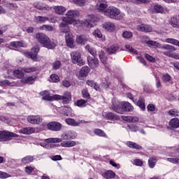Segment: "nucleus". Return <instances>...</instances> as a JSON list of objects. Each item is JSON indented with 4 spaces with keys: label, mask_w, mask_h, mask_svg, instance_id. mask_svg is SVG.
Segmentation results:
<instances>
[{
    "label": "nucleus",
    "mask_w": 179,
    "mask_h": 179,
    "mask_svg": "<svg viewBox=\"0 0 179 179\" xmlns=\"http://www.w3.org/2000/svg\"><path fill=\"white\" fill-rule=\"evenodd\" d=\"M112 108L119 114H124L125 111H134V106L129 102H120L118 101H112Z\"/></svg>",
    "instance_id": "nucleus-1"
},
{
    "label": "nucleus",
    "mask_w": 179,
    "mask_h": 179,
    "mask_svg": "<svg viewBox=\"0 0 179 179\" xmlns=\"http://www.w3.org/2000/svg\"><path fill=\"white\" fill-rule=\"evenodd\" d=\"M36 38L37 41L43 45V47H45V48H48V50H52L55 47H57V44L51 41V39L48 36L45 35V34L43 33H37L36 34Z\"/></svg>",
    "instance_id": "nucleus-2"
},
{
    "label": "nucleus",
    "mask_w": 179,
    "mask_h": 179,
    "mask_svg": "<svg viewBox=\"0 0 179 179\" xmlns=\"http://www.w3.org/2000/svg\"><path fill=\"white\" fill-rule=\"evenodd\" d=\"M78 134L73 131H69L66 133H64L62 135V138H51L45 140L46 143H59L62 141H69V139H76Z\"/></svg>",
    "instance_id": "nucleus-3"
},
{
    "label": "nucleus",
    "mask_w": 179,
    "mask_h": 179,
    "mask_svg": "<svg viewBox=\"0 0 179 179\" xmlns=\"http://www.w3.org/2000/svg\"><path fill=\"white\" fill-rule=\"evenodd\" d=\"M69 22H64L60 24V30L62 33H66L65 38L68 47L73 48V35L69 32Z\"/></svg>",
    "instance_id": "nucleus-4"
},
{
    "label": "nucleus",
    "mask_w": 179,
    "mask_h": 179,
    "mask_svg": "<svg viewBox=\"0 0 179 179\" xmlns=\"http://www.w3.org/2000/svg\"><path fill=\"white\" fill-rule=\"evenodd\" d=\"M105 15L110 19H115V20H122L125 17V14L121 13L120 9L113 6H109L106 10Z\"/></svg>",
    "instance_id": "nucleus-5"
},
{
    "label": "nucleus",
    "mask_w": 179,
    "mask_h": 179,
    "mask_svg": "<svg viewBox=\"0 0 179 179\" xmlns=\"http://www.w3.org/2000/svg\"><path fill=\"white\" fill-rule=\"evenodd\" d=\"M160 48L162 50H164V51L162 52L163 55H165V57H169V58H174V59H179V55L174 52L177 50L176 47L165 44L162 46H160Z\"/></svg>",
    "instance_id": "nucleus-6"
},
{
    "label": "nucleus",
    "mask_w": 179,
    "mask_h": 179,
    "mask_svg": "<svg viewBox=\"0 0 179 179\" xmlns=\"http://www.w3.org/2000/svg\"><path fill=\"white\" fill-rule=\"evenodd\" d=\"M80 15V13L78 10H69L67 12L66 17H63V22H66V23H69V24H76V21L73 19V17H78Z\"/></svg>",
    "instance_id": "nucleus-7"
},
{
    "label": "nucleus",
    "mask_w": 179,
    "mask_h": 179,
    "mask_svg": "<svg viewBox=\"0 0 179 179\" xmlns=\"http://www.w3.org/2000/svg\"><path fill=\"white\" fill-rule=\"evenodd\" d=\"M71 58L73 64H77L79 66H83L85 65V62L82 59V54L80 52H72L71 53Z\"/></svg>",
    "instance_id": "nucleus-8"
},
{
    "label": "nucleus",
    "mask_w": 179,
    "mask_h": 179,
    "mask_svg": "<svg viewBox=\"0 0 179 179\" xmlns=\"http://www.w3.org/2000/svg\"><path fill=\"white\" fill-rule=\"evenodd\" d=\"M57 100H61L63 104H69L72 101V94L70 92L66 91L63 96L57 94L55 96Z\"/></svg>",
    "instance_id": "nucleus-9"
},
{
    "label": "nucleus",
    "mask_w": 179,
    "mask_h": 179,
    "mask_svg": "<svg viewBox=\"0 0 179 179\" xmlns=\"http://www.w3.org/2000/svg\"><path fill=\"white\" fill-rule=\"evenodd\" d=\"M40 51V46L36 45L31 48V52H25L24 54L25 57H27L28 58H31L33 59V61H40L38 58L37 57V55L38 54V52Z\"/></svg>",
    "instance_id": "nucleus-10"
},
{
    "label": "nucleus",
    "mask_w": 179,
    "mask_h": 179,
    "mask_svg": "<svg viewBox=\"0 0 179 179\" xmlns=\"http://www.w3.org/2000/svg\"><path fill=\"white\" fill-rule=\"evenodd\" d=\"M12 138H17V134L6 131H0V142L10 141Z\"/></svg>",
    "instance_id": "nucleus-11"
},
{
    "label": "nucleus",
    "mask_w": 179,
    "mask_h": 179,
    "mask_svg": "<svg viewBox=\"0 0 179 179\" xmlns=\"http://www.w3.org/2000/svg\"><path fill=\"white\" fill-rule=\"evenodd\" d=\"M27 121L32 125H39L43 122V117L40 115H29L27 117Z\"/></svg>",
    "instance_id": "nucleus-12"
},
{
    "label": "nucleus",
    "mask_w": 179,
    "mask_h": 179,
    "mask_svg": "<svg viewBox=\"0 0 179 179\" xmlns=\"http://www.w3.org/2000/svg\"><path fill=\"white\" fill-rule=\"evenodd\" d=\"M94 23H96V17L92 15H87V19L84 20L83 24L85 26V27L92 29V27H94Z\"/></svg>",
    "instance_id": "nucleus-13"
},
{
    "label": "nucleus",
    "mask_w": 179,
    "mask_h": 179,
    "mask_svg": "<svg viewBox=\"0 0 179 179\" xmlns=\"http://www.w3.org/2000/svg\"><path fill=\"white\" fill-rule=\"evenodd\" d=\"M48 129L50 131H61L62 124L58 122H50L47 124Z\"/></svg>",
    "instance_id": "nucleus-14"
},
{
    "label": "nucleus",
    "mask_w": 179,
    "mask_h": 179,
    "mask_svg": "<svg viewBox=\"0 0 179 179\" xmlns=\"http://www.w3.org/2000/svg\"><path fill=\"white\" fill-rule=\"evenodd\" d=\"M87 62L90 67L92 68V69H95V68H97L99 66V59L96 58L95 57H87Z\"/></svg>",
    "instance_id": "nucleus-15"
},
{
    "label": "nucleus",
    "mask_w": 179,
    "mask_h": 179,
    "mask_svg": "<svg viewBox=\"0 0 179 179\" xmlns=\"http://www.w3.org/2000/svg\"><path fill=\"white\" fill-rule=\"evenodd\" d=\"M102 27L103 29L106 30V31H109V33H113V31H115V29H117L115 24L111 22H106L103 23Z\"/></svg>",
    "instance_id": "nucleus-16"
},
{
    "label": "nucleus",
    "mask_w": 179,
    "mask_h": 179,
    "mask_svg": "<svg viewBox=\"0 0 179 179\" xmlns=\"http://www.w3.org/2000/svg\"><path fill=\"white\" fill-rule=\"evenodd\" d=\"M108 6L107 1L104 0H99L96 3V9L99 10V12H103V13L107 10Z\"/></svg>",
    "instance_id": "nucleus-17"
},
{
    "label": "nucleus",
    "mask_w": 179,
    "mask_h": 179,
    "mask_svg": "<svg viewBox=\"0 0 179 179\" xmlns=\"http://www.w3.org/2000/svg\"><path fill=\"white\" fill-rule=\"evenodd\" d=\"M41 93H42V96H43L42 97L43 100H46L47 101H54V100H57V98H55V96H57V94L50 96V92L48 91H43Z\"/></svg>",
    "instance_id": "nucleus-18"
},
{
    "label": "nucleus",
    "mask_w": 179,
    "mask_h": 179,
    "mask_svg": "<svg viewBox=\"0 0 179 179\" xmlns=\"http://www.w3.org/2000/svg\"><path fill=\"white\" fill-rule=\"evenodd\" d=\"M36 79H37V78L35 76H32L22 78L21 82L25 85H33V83L36 82Z\"/></svg>",
    "instance_id": "nucleus-19"
},
{
    "label": "nucleus",
    "mask_w": 179,
    "mask_h": 179,
    "mask_svg": "<svg viewBox=\"0 0 179 179\" xmlns=\"http://www.w3.org/2000/svg\"><path fill=\"white\" fill-rule=\"evenodd\" d=\"M99 59L105 65V68L108 70L110 71V67L108 66V64H107V57H106V53L103 51H101L99 52Z\"/></svg>",
    "instance_id": "nucleus-20"
},
{
    "label": "nucleus",
    "mask_w": 179,
    "mask_h": 179,
    "mask_svg": "<svg viewBox=\"0 0 179 179\" xmlns=\"http://www.w3.org/2000/svg\"><path fill=\"white\" fill-rule=\"evenodd\" d=\"M20 134H23L24 135H31V134H34L36 132V129L33 127H26L22 128L19 130Z\"/></svg>",
    "instance_id": "nucleus-21"
},
{
    "label": "nucleus",
    "mask_w": 179,
    "mask_h": 179,
    "mask_svg": "<svg viewBox=\"0 0 179 179\" xmlns=\"http://www.w3.org/2000/svg\"><path fill=\"white\" fill-rule=\"evenodd\" d=\"M89 72H90V69H89L87 66L83 67L79 72V79H82V78H86V76L89 75Z\"/></svg>",
    "instance_id": "nucleus-22"
},
{
    "label": "nucleus",
    "mask_w": 179,
    "mask_h": 179,
    "mask_svg": "<svg viewBox=\"0 0 179 179\" xmlns=\"http://www.w3.org/2000/svg\"><path fill=\"white\" fill-rule=\"evenodd\" d=\"M60 145L62 148H73V146H76L78 143L75 141H66L62 142Z\"/></svg>",
    "instance_id": "nucleus-23"
},
{
    "label": "nucleus",
    "mask_w": 179,
    "mask_h": 179,
    "mask_svg": "<svg viewBox=\"0 0 179 179\" xmlns=\"http://www.w3.org/2000/svg\"><path fill=\"white\" fill-rule=\"evenodd\" d=\"M137 30H138V31H145V33H150L152 29V27L149 25L141 24V25L137 26Z\"/></svg>",
    "instance_id": "nucleus-24"
},
{
    "label": "nucleus",
    "mask_w": 179,
    "mask_h": 179,
    "mask_svg": "<svg viewBox=\"0 0 179 179\" xmlns=\"http://www.w3.org/2000/svg\"><path fill=\"white\" fill-rule=\"evenodd\" d=\"M101 176L106 179H112L115 178V172L108 170L103 173Z\"/></svg>",
    "instance_id": "nucleus-25"
},
{
    "label": "nucleus",
    "mask_w": 179,
    "mask_h": 179,
    "mask_svg": "<svg viewBox=\"0 0 179 179\" xmlns=\"http://www.w3.org/2000/svg\"><path fill=\"white\" fill-rule=\"evenodd\" d=\"M122 120L123 121H126L127 122H138L139 121V118L138 117L133 116H122Z\"/></svg>",
    "instance_id": "nucleus-26"
},
{
    "label": "nucleus",
    "mask_w": 179,
    "mask_h": 179,
    "mask_svg": "<svg viewBox=\"0 0 179 179\" xmlns=\"http://www.w3.org/2000/svg\"><path fill=\"white\" fill-rule=\"evenodd\" d=\"M126 145L128 148H130L131 149H136V150H142L141 145L137 144L136 143H134L132 141H127L126 143Z\"/></svg>",
    "instance_id": "nucleus-27"
},
{
    "label": "nucleus",
    "mask_w": 179,
    "mask_h": 179,
    "mask_svg": "<svg viewBox=\"0 0 179 179\" xmlns=\"http://www.w3.org/2000/svg\"><path fill=\"white\" fill-rule=\"evenodd\" d=\"M169 125L170 128H175V129L179 128V119L177 117L172 118L169 121Z\"/></svg>",
    "instance_id": "nucleus-28"
},
{
    "label": "nucleus",
    "mask_w": 179,
    "mask_h": 179,
    "mask_svg": "<svg viewBox=\"0 0 179 179\" xmlns=\"http://www.w3.org/2000/svg\"><path fill=\"white\" fill-rule=\"evenodd\" d=\"M104 117L107 120H115L116 121H118V120H120L119 116L116 115L115 114H114L111 112L106 113L105 114Z\"/></svg>",
    "instance_id": "nucleus-29"
},
{
    "label": "nucleus",
    "mask_w": 179,
    "mask_h": 179,
    "mask_svg": "<svg viewBox=\"0 0 179 179\" xmlns=\"http://www.w3.org/2000/svg\"><path fill=\"white\" fill-rule=\"evenodd\" d=\"M86 41H87V36L85 35H81L76 38V43L81 44V45H85Z\"/></svg>",
    "instance_id": "nucleus-30"
},
{
    "label": "nucleus",
    "mask_w": 179,
    "mask_h": 179,
    "mask_svg": "<svg viewBox=\"0 0 179 179\" xmlns=\"http://www.w3.org/2000/svg\"><path fill=\"white\" fill-rule=\"evenodd\" d=\"M65 122L68 124V125H71V127H79L80 125V122H76L75 120V119H72V118H67L65 120Z\"/></svg>",
    "instance_id": "nucleus-31"
},
{
    "label": "nucleus",
    "mask_w": 179,
    "mask_h": 179,
    "mask_svg": "<svg viewBox=\"0 0 179 179\" xmlns=\"http://www.w3.org/2000/svg\"><path fill=\"white\" fill-rule=\"evenodd\" d=\"M34 20L36 22V23H45V22H48L50 20V18L48 17H44V16H35Z\"/></svg>",
    "instance_id": "nucleus-32"
},
{
    "label": "nucleus",
    "mask_w": 179,
    "mask_h": 179,
    "mask_svg": "<svg viewBox=\"0 0 179 179\" xmlns=\"http://www.w3.org/2000/svg\"><path fill=\"white\" fill-rule=\"evenodd\" d=\"M118 50H120V48L118 47V45H112L111 46L107 48V52L108 54H110V55L115 54V52H117Z\"/></svg>",
    "instance_id": "nucleus-33"
},
{
    "label": "nucleus",
    "mask_w": 179,
    "mask_h": 179,
    "mask_svg": "<svg viewBox=\"0 0 179 179\" xmlns=\"http://www.w3.org/2000/svg\"><path fill=\"white\" fill-rule=\"evenodd\" d=\"M33 160H34L33 156L27 155L21 159V162L22 163V164H29V163H31Z\"/></svg>",
    "instance_id": "nucleus-34"
},
{
    "label": "nucleus",
    "mask_w": 179,
    "mask_h": 179,
    "mask_svg": "<svg viewBox=\"0 0 179 179\" xmlns=\"http://www.w3.org/2000/svg\"><path fill=\"white\" fill-rule=\"evenodd\" d=\"M54 10L57 15H63L66 11V9L62 6H55Z\"/></svg>",
    "instance_id": "nucleus-35"
},
{
    "label": "nucleus",
    "mask_w": 179,
    "mask_h": 179,
    "mask_svg": "<svg viewBox=\"0 0 179 179\" xmlns=\"http://www.w3.org/2000/svg\"><path fill=\"white\" fill-rule=\"evenodd\" d=\"M156 163H157V157H151L148 159V166L150 169H153L156 166Z\"/></svg>",
    "instance_id": "nucleus-36"
},
{
    "label": "nucleus",
    "mask_w": 179,
    "mask_h": 179,
    "mask_svg": "<svg viewBox=\"0 0 179 179\" xmlns=\"http://www.w3.org/2000/svg\"><path fill=\"white\" fill-rule=\"evenodd\" d=\"M38 29L41 31L45 30V31H54V27L48 24H43L39 27Z\"/></svg>",
    "instance_id": "nucleus-37"
},
{
    "label": "nucleus",
    "mask_w": 179,
    "mask_h": 179,
    "mask_svg": "<svg viewBox=\"0 0 179 179\" xmlns=\"http://www.w3.org/2000/svg\"><path fill=\"white\" fill-rule=\"evenodd\" d=\"M152 9L156 13H163L164 12V7L159 4L153 6Z\"/></svg>",
    "instance_id": "nucleus-38"
},
{
    "label": "nucleus",
    "mask_w": 179,
    "mask_h": 179,
    "mask_svg": "<svg viewBox=\"0 0 179 179\" xmlns=\"http://www.w3.org/2000/svg\"><path fill=\"white\" fill-rule=\"evenodd\" d=\"M13 73V76L17 79H22L24 76V73L22 71V69L21 70H15Z\"/></svg>",
    "instance_id": "nucleus-39"
},
{
    "label": "nucleus",
    "mask_w": 179,
    "mask_h": 179,
    "mask_svg": "<svg viewBox=\"0 0 179 179\" xmlns=\"http://www.w3.org/2000/svg\"><path fill=\"white\" fill-rule=\"evenodd\" d=\"M87 85H88V86H90L91 87H93L94 89H95V90L100 92L101 89L100 87L97 85V83H94V81L93 80H87Z\"/></svg>",
    "instance_id": "nucleus-40"
},
{
    "label": "nucleus",
    "mask_w": 179,
    "mask_h": 179,
    "mask_svg": "<svg viewBox=\"0 0 179 179\" xmlns=\"http://www.w3.org/2000/svg\"><path fill=\"white\" fill-rule=\"evenodd\" d=\"M165 43L172 44L173 45H177L179 48V41L177 39H174L173 38H168L165 39Z\"/></svg>",
    "instance_id": "nucleus-41"
},
{
    "label": "nucleus",
    "mask_w": 179,
    "mask_h": 179,
    "mask_svg": "<svg viewBox=\"0 0 179 179\" xmlns=\"http://www.w3.org/2000/svg\"><path fill=\"white\" fill-rule=\"evenodd\" d=\"M11 47L14 48H19V47H24V43L23 41H13L10 43Z\"/></svg>",
    "instance_id": "nucleus-42"
},
{
    "label": "nucleus",
    "mask_w": 179,
    "mask_h": 179,
    "mask_svg": "<svg viewBox=\"0 0 179 179\" xmlns=\"http://www.w3.org/2000/svg\"><path fill=\"white\" fill-rule=\"evenodd\" d=\"M81 94L83 99H86V100H90V94L89 93V90H87V88H84L81 91Z\"/></svg>",
    "instance_id": "nucleus-43"
},
{
    "label": "nucleus",
    "mask_w": 179,
    "mask_h": 179,
    "mask_svg": "<svg viewBox=\"0 0 179 179\" xmlns=\"http://www.w3.org/2000/svg\"><path fill=\"white\" fill-rule=\"evenodd\" d=\"M86 103H87V100L85 99H78L76 102H75V106H77V107H86Z\"/></svg>",
    "instance_id": "nucleus-44"
},
{
    "label": "nucleus",
    "mask_w": 179,
    "mask_h": 179,
    "mask_svg": "<svg viewBox=\"0 0 179 179\" xmlns=\"http://www.w3.org/2000/svg\"><path fill=\"white\" fill-rule=\"evenodd\" d=\"M137 106H138V107H140L143 111H145V99L143 97L141 96L139 98V100L137 102Z\"/></svg>",
    "instance_id": "nucleus-45"
},
{
    "label": "nucleus",
    "mask_w": 179,
    "mask_h": 179,
    "mask_svg": "<svg viewBox=\"0 0 179 179\" xmlns=\"http://www.w3.org/2000/svg\"><path fill=\"white\" fill-rule=\"evenodd\" d=\"M22 71L24 73H31V72H36V71H37V68H36V67H23V68H22Z\"/></svg>",
    "instance_id": "nucleus-46"
},
{
    "label": "nucleus",
    "mask_w": 179,
    "mask_h": 179,
    "mask_svg": "<svg viewBox=\"0 0 179 179\" xmlns=\"http://www.w3.org/2000/svg\"><path fill=\"white\" fill-rule=\"evenodd\" d=\"M95 135H97L98 136H101L103 138H107V134L104 132V131L99 129H96L94 131Z\"/></svg>",
    "instance_id": "nucleus-47"
},
{
    "label": "nucleus",
    "mask_w": 179,
    "mask_h": 179,
    "mask_svg": "<svg viewBox=\"0 0 179 179\" xmlns=\"http://www.w3.org/2000/svg\"><path fill=\"white\" fill-rule=\"evenodd\" d=\"M171 24L173 27H179V18L173 17L171 19Z\"/></svg>",
    "instance_id": "nucleus-48"
},
{
    "label": "nucleus",
    "mask_w": 179,
    "mask_h": 179,
    "mask_svg": "<svg viewBox=\"0 0 179 179\" xmlns=\"http://www.w3.org/2000/svg\"><path fill=\"white\" fill-rule=\"evenodd\" d=\"M85 50H88L90 54H91V55L94 57H96L97 55V52H96V50H94V48H91L90 45H87L85 46Z\"/></svg>",
    "instance_id": "nucleus-49"
},
{
    "label": "nucleus",
    "mask_w": 179,
    "mask_h": 179,
    "mask_svg": "<svg viewBox=\"0 0 179 179\" xmlns=\"http://www.w3.org/2000/svg\"><path fill=\"white\" fill-rule=\"evenodd\" d=\"M169 115H171V117H179V111L177 109H171L168 112Z\"/></svg>",
    "instance_id": "nucleus-50"
},
{
    "label": "nucleus",
    "mask_w": 179,
    "mask_h": 179,
    "mask_svg": "<svg viewBox=\"0 0 179 179\" xmlns=\"http://www.w3.org/2000/svg\"><path fill=\"white\" fill-rule=\"evenodd\" d=\"M162 79V82L166 83L167 82H170L171 80V76H170L169 73L163 74Z\"/></svg>",
    "instance_id": "nucleus-51"
},
{
    "label": "nucleus",
    "mask_w": 179,
    "mask_h": 179,
    "mask_svg": "<svg viewBox=\"0 0 179 179\" xmlns=\"http://www.w3.org/2000/svg\"><path fill=\"white\" fill-rule=\"evenodd\" d=\"M92 34L94 37H97L98 38H103V34H101V31L99 29L94 30Z\"/></svg>",
    "instance_id": "nucleus-52"
},
{
    "label": "nucleus",
    "mask_w": 179,
    "mask_h": 179,
    "mask_svg": "<svg viewBox=\"0 0 179 179\" xmlns=\"http://www.w3.org/2000/svg\"><path fill=\"white\" fill-rule=\"evenodd\" d=\"M76 5L78 6H85L86 4V0H73Z\"/></svg>",
    "instance_id": "nucleus-53"
},
{
    "label": "nucleus",
    "mask_w": 179,
    "mask_h": 179,
    "mask_svg": "<svg viewBox=\"0 0 179 179\" xmlns=\"http://www.w3.org/2000/svg\"><path fill=\"white\" fill-rule=\"evenodd\" d=\"M146 44H148V45H153L154 47H159L160 48V43H159L155 41H148L146 42Z\"/></svg>",
    "instance_id": "nucleus-54"
},
{
    "label": "nucleus",
    "mask_w": 179,
    "mask_h": 179,
    "mask_svg": "<svg viewBox=\"0 0 179 179\" xmlns=\"http://www.w3.org/2000/svg\"><path fill=\"white\" fill-rule=\"evenodd\" d=\"M125 47H126V49L131 52V54H138V52L136 51V50L134 49L132 46H131L130 45H127Z\"/></svg>",
    "instance_id": "nucleus-55"
},
{
    "label": "nucleus",
    "mask_w": 179,
    "mask_h": 179,
    "mask_svg": "<svg viewBox=\"0 0 179 179\" xmlns=\"http://www.w3.org/2000/svg\"><path fill=\"white\" fill-rule=\"evenodd\" d=\"M145 58L148 59V61H149L150 62H156V59H155V57H152L149 54H145Z\"/></svg>",
    "instance_id": "nucleus-56"
},
{
    "label": "nucleus",
    "mask_w": 179,
    "mask_h": 179,
    "mask_svg": "<svg viewBox=\"0 0 179 179\" xmlns=\"http://www.w3.org/2000/svg\"><path fill=\"white\" fill-rule=\"evenodd\" d=\"M122 36L124 38H131L133 34H131V32L126 31L123 32Z\"/></svg>",
    "instance_id": "nucleus-57"
},
{
    "label": "nucleus",
    "mask_w": 179,
    "mask_h": 179,
    "mask_svg": "<svg viewBox=\"0 0 179 179\" xmlns=\"http://www.w3.org/2000/svg\"><path fill=\"white\" fill-rule=\"evenodd\" d=\"M50 79L52 82H55V83L59 82V77L55 74H52L50 76Z\"/></svg>",
    "instance_id": "nucleus-58"
},
{
    "label": "nucleus",
    "mask_w": 179,
    "mask_h": 179,
    "mask_svg": "<svg viewBox=\"0 0 179 179\" xmlns=\"http://www.w3.org/2000/svg\"><path fill=\"white\" fill-rule=\"evenodd\" d=\"M53 66V69H59V68L61 67V62L60 61H56L53 63L52 64Z\"/></svg>",
    "instance_id": "nucleus-59"
},
{
    "label": "nucleus",
    "mask_w": 179,
    "mask_h": 179,
    "mask_svg": "<svg viewBox=\"0 0 179 179\" xmlns=\"http://www.w3.org/2000/svg\"><path fill=\"white\" fill-rule=\"evenodd\" d=\"M134 163L135 166H139L140 167H142L143 166V162L139 159H136L134 160Z\"/></svg>",
    "instance_id": "nucleus-60"
},
{
    "label": "nucleus",
    "mask_w": 179,
    "mask_h": 179,
    "mask_svg": "<svg viewBox=\"0 0 179 179\" xmlns=\"http://www.w3.org/2000/svg\"><path fill=\"white\" fill-rule=\"evenodd\" d=\"M168 162L171 163H173L175 164H179V159L178 158H167Z\"/></svg>",
    "instance_id": "nucleus-61"
},
{
    "label": "nucleus",
    "mask_w": 179,
    "mask_h": 179,
    "mask_svg": "<svg viewBox=\"0 0 179 179\" xmlns=\"http://www.w3.org/2000/svg\"><path fill=\"white\" fill-rule=\"evenodd\" d=\"M8 177H10V175L6 172L0 171V178H8Z\"/></svg>",
    "instance_id": "nucleus-62"
},
{
    "label": "nucleus",
    "mask_w": 179,
    "mask_h": 179,
    "mask_svg": "<svg viewBox=\"0 0 179 179\" xmlns=\"http://www.w3.org/2000/svg\"><path fill=\"white\" fill-rule=\"evenodd\" d=\"M147 108L148 110V111H156V106H155V105L150 103L148 105Z\"/></svg>",
    "instance_id": "nucleus-63"
},
{
    "label": "nucleus",
    "mask_w": 179,
    "mask_h": 179,
    "mask_svg": "<svg viewBox=\"0 0 179 179\" xmlns=\"http://www.w3.org/2000/svg\"><path fill=\"white\" fill-rule=\"evenodd\" d=\"M10 85V82L8 80L0 81V86H9Z\"/></svg>",
    "instance_id": "nucleus-64"
}]
</instances>
